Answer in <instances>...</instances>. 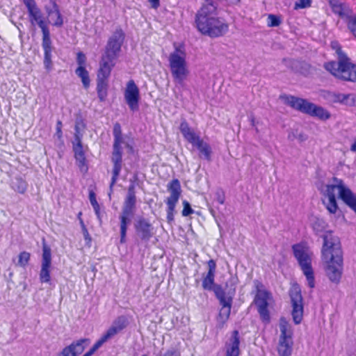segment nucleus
<instances>
[{"instance_id":"20e7f679","label":"nucleus","mask_w":356,"mask_h":356,"mask_svg":"<svg viewBox=\"0 0 356 356\" xmlns=\"http://www.w3.org/2000/svg\"><path fill=\"white\" fill-rule=\"evenodd\" d=\"M280 97L286 104L293 109L310 116L316 117L321 120H328L331 116L326 109L305 99L286 95Z\"/></svg>"},{"instance_id":"f03ea898","label":"nucleus","mask_w":356,"mask_h":356,"mask_svg":"<svg viewBox=\"0 0 356 356\" xmlns=\"http://www.w3.org/2000/svg\"><path fill=\"white\" fill-rule=\"evenodd\" d=\"M333 184H326L321 188L323 204L330 213H336L338 204L336 196L356 213V195L344 184L342 179L333 177Z\"/></svg>"},{"instance_id":"b1692460","label":"nucleus","mask_w":356,"mask_h":356,"mask_svg":"<svg viewBox=\"0 0 356 356\" xmlns=\"http://www.w3.org/2000/svg\"><path fill=\"white\" fill-rule=\"evenodd\" d=\"M42 47L44 51V68L49 72L52 69V41L51 40L50 34L42 35Z\"/></svg>"},{"instance_id":"f257e3e1","label":"nucleus","mask_w":356,"mask_h":356,"mask_svg":"<svg viewBox=\"0 0 356 356\" xmlns=\"http://www.w3.org/2000/svg\"><path fill=\"white\" fill-rule=\"evenodd\" d=\"M316 234L323 238L321 250L322 259L326 263L325 272L329 279L338 283L341 277L343 270V257L339 238L331 231H325V222L321 219H316L312 225Z\"/></svg>"},{"instance_id":"8fccbe9b","label":"nucleus","mask_w":356,"mask_h":356,"mask_svg":"<svg viewBox=\"0 0 356 356\" xmlns=\"http://www.w3.org/2000/svg\"><path fill=\"white\" fill-rule=\"evenodd\" d=\"M89 200L91 205H94L95 204H97V201L96 200V195L95 193L93 191H90L89 193Z\"/></svg>"},{"instance_id":"79ce46f5","label":"nucleus","mask_w":356,"mask_h":356,"mask_svg":"<svg viewBox=\"0 0 356 356\" xmlns=\"http://www.w3.org/2000/svg\"><path fill=\"white\" fill-rule=\"evenodd\" d=\"M184 209L182 210L183 216H188L194 213L193 209L191 208V204L186 200L183 201Z\"/></svg>"},{"instance_id":"4be33fe9","label":"nucleus","mask_w":356,"mask_h":356,"mask_svg":"<svg viewBox=\"0 0 356 356\" xmlns=\"http://www.w3.org/2000/svg\"><path fill=\"white\" fill-rule=\"evenodd\" d=\"M208 272L202 277V288L204 290L212 291L215 292L216 288L221 286L219 284H215V275L216 271V263L213 259L207 261Z\"/></svg>"},{"instance_id":"5701e85b","label":"nucleus","mask_w":356,"mask_h":356,"mask_svg":"<svg viewBox=\"0 0 356 356\" xmlns=\"http://www.w3.org/2000/svg\"><path fill=\"white\" fill-rule=\"evenodd\" d=\"M89 343L90 340L88 339H81L74 341L70 345L65 347L58 356H77L83 352Z\"/></svg>"},{"instance_id":"3c124183","label":"nucleus","mask_w":356,"mask_h":356,"mask_svg":"<svg viewBox=\"0 0 356 356\" xmlns=\"http://www.w3.org/2000/svg\"><path fill=\"white\" fill-rule=\"evenodd\" d=\"M92 208L95 211V213L96 214V216H97V218H99V220H100V207L99 205V204H95L94 205H92Z\"/></svg>"},{"instance_id":"c756f323","label":"nucleus","mask_w":356,"mask_h":356,"mask_svg":"<svg viewBox=\"0 0 356 356\" xmlns=\"http://www.w3.org/2000/svg\"><path fill=\"white\" fill-rule=\"evenodd\" d=\"M239 344L238 332L234 330L232 333L230 346L227 348L225 356H238L240 353Z\"/></svg>"},{"instance_id":"aec40b11","label":"nucleus","mask_w":356,"mask_h":356,"mask_svg":"<svg viewBox=\"0 0 356 356\" xmlns=\"http://www.w3.org/2000/svg\"><path fill=\"white\" fill-rule=\"evenodd\" d=\"M129 325V320L124 315L118 316L113 322L111 326L100 337V340L104 343L108 339L113 337L118 333L125 329Z\"/></svg>"},{"instance_id":"f704fd0d","label":"nucleus","mask_w":356,"mask_h":356,"mask_svg":"<svg viewBox=\"0 0 356 356\" xmlns=\"http://www.w3.org/2000/svg\"><path fill=\"white\" fill-rule=\"evenodd\" d=\"M282 20L280 17L273 15L269 14L267 18V24L268 27H276L281 24Z\"/></svg>"},{"instance_id":"09e8293b","label":"nucleus","mask_w":356,"mask_h":356,"mask_svg":"<svg viewBox=\"0 0 356 356\" xmlns=\"http://www.w3.org/2000/svg\"><path fill=\"white\" fill-rule=\"evenodd\" d=\"M216 200L218 201V203H220V204H223L224 202H225V195L223 194L222 192L221 191H218L216 193Z\"/></svg>"},{"instance_id":"c9c22d12","label":"nucleus","mask_w":356,"mask_h":356,"mask_svg":"<svg viewBox=\"0 0 356 356\" xmlns=\"http://www.w3.org/2000/svg\"><path fill=\"white\" fill-rule=\"evenodd\" d=\"M238 283L237 277L232 276L226 282V286L229 287L228 294L234 296L236 291V286Z\"/></svg>"},{"instance_id":"58836bf2","label":"nucleus","mask_w":356,"mask_h":356,"mask_svg":"<svg viewBox=\"0 0 356 356\" xmlns=\"http://www.w3.org/2000/svg\"><path fill=\"white\" fill-rule=\"evenodd\" d=\"M85 127H86V124L84 123L83 120L81 118H76V122H75V127H74V130H75L74 136H76V134L79 133V136L80 138H82L83 135L81 133V129H84Z\"/></svg>"},{"instance_id":"ddd939ff","label":"nucleus","mask_w":356,"mask_h":356,"mask_svg":"<svg viewBox=\"0 0 356 356\" xmlns=\"http://www.w3.org/2000/svg\"><path fill=\"white\" fill-rule=\"evenodd\" d=\"M136 238L141 243H148L155 234L154 227L149 219L140 216L134 222Z\"/></svg>"},{"instance_id":"6e6d98bb","label":"nucleus","mask_w":356,"mask_h":356,"mask_svg":"<svg viewBox=\"0 0 356 356\" xmlns=\"http://www.w3.org/2000/svg\"><path fill=\"white\" fill-rule=\"evenodd\" d=\"M350 32L354 35V36L356 38V29L355 31H350Z\"/></svg>"},{"instance_id":"ea45409f","label":"nucleus","mask_w":356,"mask_h":356,"mask_svg":"<svg viewBox=\"0 0 356 356\" xmlns=\"http://www.w3.org/2000/svg\"><path fill=\"white\" fill-rule=\"evenodd\" d=\"M312 0H298L296 1L294 5V9H302L307 8L311 6Z\"/></svg>"},{"instance_id":"a18cd8bd","label":"nucleus","mask_w":356,"mask_h":356,"mask_svg":"<svg viewBox=\"0 0 356 356\" xmlns=\"http://www.w3.org/2000/svg\"><path fill=\"white\" fill-rule=\"evenodd\" d=\"M83 237H84V239L85 241H86L87 243H90L92 241V238L89 234V232L86 227L85 225H83Z\"/></svg>"},{"instance_id":"6e6552de","label":"nucleus","mask_w":356,"mask_h":356,"mask_svg":"<svg viewBox=\"0 0 356 356\" xmlns=\"http://www.w3.org/2000/svg\"><path fill=\"white\" fill-rule=\"evenodd\" d=\"M292 250L295 258L305 275L307 284L310 288L315 286L314 270L312 266V253L309 249L302 243L294 244Z\"/></svg>"},{"instance_id":"2f4dec72","label":"nucleus","mask_w":356,"mask_h":356,"mask_svg":"<svg viewBox=\"0 0 356 356\" xmlns=\"http://www.w3.org/2000/svg\"><path fill=\"white\" fill-rule=\"evenodd\" d=\"M108 80L97 79V92L100 102L105 101L108 95Z\"/></svg>"},{"instance_id":"c03bdc74","label":"nucleus","mask_w":356,"mask_h":356,"mask_svg":"<svg viewBox=\"0 0 356 356\" xmlns=\"http://www.w3.org/2000/svg\"><path fill=\"white\" fill-rule=\"evenodd\" d=\"M76 62L79 67L85 66L86 62V55L83 52H79L76 55Z\"/></svg>"},{"instance_id":"393cba45","label":"nucleus","mask_w":356,"mask_h":356,"mask_svg":"<svg viewBox=\"0 0 356 356\" xmlns=\"http://www.w3.org/2000/svg\"><path fill=\"white\" fill-rule=\"evenodd\" d=\"M218 3L213 0H204L201 8L196 14L195 19L209 18L217 15Z\"/></svg>"},{"instance_id":"13d9d810","label":"nucleus","mask_w":356,"mask_h":356,"mask_svg":"<svg viewBox=\"0 0 356 356\" xmlns=\"http://www.w3.org/2000/svg\"><path fill=\"white\" fill-rule=\"evenodd\" d=\"M141 356H148V355H146V354H143V355H142Z\"/></svg>"},{"instance_id":"7ed1b4c3","label":"nucleus","mask_w":356,"mask_h":356,"mask_svg":"<svg viewBox=\"0 0 356 356\" xmlns=\"http://www.w3.org/2000/svg\"><path fill=\"white\" fill-rule=\"evenodd\" d=\"M331 47L337 54V61L326 62L323 67L338 79L356 82V64L351 63L337 41H332Z\"/></svg>"},{"instance_id":"f3484780","label":"nucleus","mask_w":356,"mask_h":356,"mask_svg":"<svg viewBox=\"0 0 356 356\" xmlns=\"http://www.w3.org/2000/svg\"><path fill=\"white\" fill-rule=\"evenodd\" d=\"M51 267V250L44 241L42 244V255L41 269L39 278L41 283H49L51 281L50 270Z\"/></svg>"},{"instance_id":"1a4fd4ad","label":"nucleus","mask_w":356,"mask_h":356,"mask_svg":"<svg viewBox=\"0 0 356 356\" xmlns=\"http://www.w3.org/2000/svg\"><path fill=\"white\" fill-rule=\"evenodd\" d=\"M196 26L203 35L211 38H218L226 34L229 25L217 17L195 19Z\"/></svg>"},{"instance_id":"a19ab883","label":"nucleus","mask_w":356,"mask_h":356,"mask_svg":"<svg viewBox=\"0 0 356 356\" xmlns=\"http://www.w3.org/2000/svg\"><path fill=\"white\" fill-rule=\"evenodd\" d=\"M103 344L104 343L100 339L97 340L92 347L83 356H92Z\"/></svg>"},{"instance_id":"39448f33","label":"nucleus","mask_w":356,"mask_h":356,"mask_svg":"<svg viewBox=\"0 0 356 356\" xmlns=\"http://www.w3.org/2000/svg\"><path fill=\"white\" fill-rule=\"evenodd\" d=\"M136 209V196L135 185L131 184L128 187V191L122 205V212L119 216L121 243L126 242L128 227L131 222V219L135 213Z\"/></svg>"},{"instance_id":"9d476101","label":"nucleus","mask_w":356,"mask_h":356,"mask_svg":"<svg viewBox=\"0 0 356 356\" xmlns=\"http://www.w3.org/2000/svg\"><path fill=\"white\" fill-rule=\"evenodd\" d=\"M179 130L184 138L199 150L201 157L207 161L211 160L212 151L210 145L196 134L185 120L181 122Z\"/></svg>"},{"instance_id":"7c9ffc66","label":"nucleus","mask_w":356,"mask_h":356,"mask_svg":"<svg viewBox=\"0 0 356 356\" xmlns=\"http://www.w3.org/2000/svg\"><path fill=\"white\" fill-rule=\"evenodd\" d=\"M215 296L220 302L221 307H232L233 301V296L229 295L226 296L225 292L222 286H218L215 290Z\"/></svg>"},{"instance_id":"a211bd4d","label":"nucleus","mask_w":356,"mask_h":356,"mask_svg":"<svg viewBox=\"0 0 356 356\" xmlns=\"http://www.w3.org/2000/svg\"><path fill=\"white\" fill-rule=\"evenodd\" d=\"M270 293L266 290H258L254 298V303L257 307L261 320L266 323L270 322V314L268 309Z\"/></svg>"},{"instance_id":"49530a36","label":"nucleus","mask_w":356,"mask_h":356,"mask_svg":"<svg viewBox=\"0 0 356 356\" xmlns=\"http://www.w3.org/2000/svg\"><path fill=\"white\" fill-rule=\"evenodd\" d=\"M160 356H180L179 353L175 349H169Z\"/></svg>"},{"instance_id":"6ab92c4d","label":"nucleus","mask_w":356,"mask_h":356,"mask_svg":"<svg viewBox=\"0 0 356 356\" xmlns=\"http://www.w3.org/2000/svg\"><path fill=\"white\" fill-rule=\"evenodd\" d=\"M124 99L130 110L132 111L138 110L140 92L134 80H130L127 83L124 91Z\"/></svg>"},{"instance_id":"cd10ccee","label":"nucleus","mask_w":356,"mask_h":356,"mask_svg":"<svg viewBox=\"0 0 356 356\" xmlns=\"http://www.w3.org/2000/svg\"><path fill=\"white\" fill-rule=\"evenodd\" d=\"M115 64V60L108 59L102 56L99 63V68L97 71V79L108 80Z\"/></svg>"},{"instance_id":"473e14b6","label":"nucleus","mask_w":356,"mask_h":356,"mask_svg":"<svg viewBox=\"0 0 356 356\" xmlns=\"http://www.w3.org/2000/svg\"><path fill=\"white\" fill-rule=\"evenodd\" d=\"M76 74L81 79L83 86L85 88L90 86V77L88 72L86 70L85 66L78 67L75 70Z\"/></svg>"},{"instance_id":"de8ad7c7","label":"nucleus","mask_w":356,"mask_h":356,"mask_svg":"<svg viewBox=\"0 0 356 356\" xmlns=\"http://www.w3.org/2000/svg\"><path fill=\"white\" fill-rule=\"evenodd\" d=\"M62 122L60 120H58L56 122V135L58 138H60L63 136L62 132Z\"/></svg>"},{"instance_id":"412c9836","label":"nucleus","mask_w":356,"mask_h":356,"mask_svg":"<svg viewBox=\"0 0 356 356\" xmlns=\"http://www.w3.org/2000/svg\"><path fill=\"white\" fill-rule=\"evenodd\" d=\"M81 140L82 138L79 136V133L76 136H74V140L72 141L73 151L77 165L80 170L81 171H87L88 167Z\"/></svg>"},{"instance_id":"5fc2aeb1","label":"nucleus","mask_w":356,"mask_h":356,"mask_svg":"<svg viewBox=\"0 0 356 356\" xmlns=\"http://www.w3.org/2000/svg\"><path fill=\"white\" fill-rule=\"evenodd\" d=\"M350 150L353 152H356V139L354 140V142L351 145Z\"/></svg>"},{"instance_id":"72a5a7b5","label":"nucleus","mask_w":356,"mask_h":356,"mask_svg":"<svg viewBox=\"0 0 356 356\" xmlns=\"http://www.w3.org/2000/svg\"><path fill=\"white\" fill-rule=\"evenodd\" d=\"M232 307H221L217 317L218 323H220L222 326L228 321L230 313H231Z\"/></svg>"},{"instance_id":"bb28decb","label":"nucleus","mask_w":356,"mask_h":356,"mask_svg":"<svg viewBox=\"0 0 356 356\" xmlns=\"http://www.w3.org/2000/svg\"><path fill=\"white\" fill-rule=\"evenodd\" d=\"M321 96L329 104L340 103L348 104V100L351 95L349 94H342L330 90H322Z\"/></svg>"},{"instance_id":"e433bc0d","label":"nucleus","mask_w":356,"mask_h":356,"mask_svg":"<svg viewBox=\"0 0 356 356\" xmlns=\"http://www.w3.org/2000/svg\"><path fill=\"white\" fill-rule=\"evenodd\" d=\"M13 188L19 193H24L26 190V184L22 179H17L15 182H13Z\"/></svg>"},{"instance_id":"9b49d317","label":"nucleus","mask_w":356,"mask_h":356,"mask_svg":"<svg viewBox=\"0 0 356 356\" xmlns=\"http://www.w3.org/2000/svg\"><path fill=\"white\" fill-rule=\"evenodd\" d=\"M280 335L277 347L279 356H291L293 341L291 326L284 318L280 321Z\"/></svg>"},{"instance_id":"603ef678","label":"nucleus","mask_w":356,"mask_h":356,"mask_svg":"<svg viewBox=\"0 0 356 356\" xmlns=\"http://www.w3.org/2000/svg\"><path fill=\"white\" fill-rule=\"evenodd\" d=\"M149 1L150 2L152 7L154 9L158 8L160 6L159 0H149Z\"/></svg>"},{"instance_id":"a878e982","label":"nucleus","mask_w":356,"mask_h":356,"mask_svg":"<svg viewBox=\"0 0 356 356\" xmlns=\"http://www.w3.org/2000/svg\"><path fill=\"white\" fill-rule=\"evenodd\" d=\"M329 6L332 11L339 15L341 19L349 18L353 14L352 10L348 5L341 2L339 0H328Z\"/></svg>"},{"instance_id":"f8f14e48","label":"nucleus","mask_w":356,"mask_h":356,"mask_svg":"<svg viewBox=\"0 0 356 356\" xmlns=\"http://www.w3.org/2000/svg\"><path fill=\"white\" fill-rule=\"evenodd\" d=\"M22 2L27 9L29 20L31 26H35L38 25L41 29L42 35L50 34L45 17L40 8L38 6L35 1L22 0Z\"/></svg>"},{"instance_id":"4d7b16f0","label":"nucleus","mask_w":356,"mask_h":356,"mask_svg":"<svg viewBox=\"0 0 356 356\" xmlns=\"http://www.w3.org/2000/svg\"><path fill=\"white\" fill-rule=\"evenodd\" d=\"M80 223L81 225V228L83 229V225H84V223L82 219H80Z\"/></svg>"},{"instance_id":"864d4df0","label":"nucleus","mask_w":356,"mask_h":356,"mask_svg":"<svg viewBox=\"0 0 356 356\" xmlns=\"http://www.w3.org/2000/svg\"><path fill=\"white\" fill-rule=\"evenodd\" d=\"M122 145H124L125 147L128 149L129 153H133L134 152V148L133 146L129 144V143L126 142L124 139V143Z\"/></svg>"},{"instance_id":"4468645a","label":"nucleus","mask_w":356,"mask_h":356,"mask_svg":"<svg viewBox=\"0 0 356 356\" xmlns=\"http://www.w3.org/2000/svg\"><path fill=\"white\" fill-rule=\"evenodd\" d=\"M168 191L170 195L167 198V221L171 223L174 221V213L175 207L181 193L180 182L177 179H172L167 186Z\"/></svg>"},{"instance_id":"423d86ee","label":"nucleus","mask_w":356,"mask_h":356,"mask_svg":"<svg viewBox=\"0 0 356 356\" xmlns=\"http://www.w3.org/2000/svg\"><path fill=\"white\" fill-rule=\"evenodd\" d=\"M113 135L114 138L111 161L113 164L112 170V177L110 184V189L113 190L115 184L122 166V143H124V137L122 133L121 125L119 122H115L113 126Z\"/></svg>"},{"instance_id":"dca6fc26","label":"nucleus","mask_w":356,"mask_h":356,"mask_svg":"<svg viewBox=\"0 0 356 356\" xmlns=\"http://www.w3.org/2000/svg\"><path fill=\"white\" fill-rule=\"evenodd\" d=\"M292 306L291 315L295 324H300L303 316V299L301 290L298 286H293L289 291Z\"/></svg>"},{"instance_id":"0eeeda50","label":"nucleus","mask_w":356,"mask_h":356,"mask_svg":"<svg viewBox=\"0 0 356 356\" xmlns=\"http://www.w3.org/2000/svg\"><path fill=\"white\" fill-rule=\"evenodd\" d=\"M186 57L185 51L179 47L169 55L170 72L174 82L179 85H183L189 74Z\"/></svg>"},{"instance_id":"37998d69","label":"nucleus","mask_w":356,"mask_h":356,"mask_svg":"<svg viewBox=\"0 0 356 356\" xmlns=\"http://www.w3.org/2000/svg\"><path fill=\"white\" fill-rule=\"evenodd\" d=\"M347 26L350 31H355L356 29V16L355 17H352V15L349 18H346Z\"/></svg>"},{"instance_id":"4c0bfd02","label":"nucleus","mask_w":356,"mask_h":356,"mask_svg":"<svg viewBox=\"0 0 356 356\" xmlns=\"http://www.w3.org/2000/svg\"><path fill=\"white\" fill-rule=\"evenodd\" d=\"M30 257L31 254L28 252L24 251L20 252L18 257V265L22 267L26 266L30 260Z\"/></svg>"},{"instance_id":"2eb2a0df","label":"nucleus","mask_w":356,"mask_h":356,"mask_svg":"<svg viewBox=\"0 0 356 356\" xmlns=\"http://www.w3.org/2000/svg\"><path fill=\"white\" fill-rule=\"evenodd\" d=\"M124 40V33L120 29H117L108 39L105 48V52L102 55L108 59L116 60L121 51V47Z\"/></svg>"},{"instance_id":"c85d7f7f","label":"nucleus","mask_w":356,"mask_h":356,"mask_svg":"<svg viewBox=\"0 0 356 356\" xmlns=\"http://www.w3.org/2000/svg\"><path fill=\"white\" fill-rule=\"evenodd\" d=\"M46 12L50 17L52 25L56 27H61L63 24V19L56 1H52V8H46Z\"/></svg>"}]
</instances>
